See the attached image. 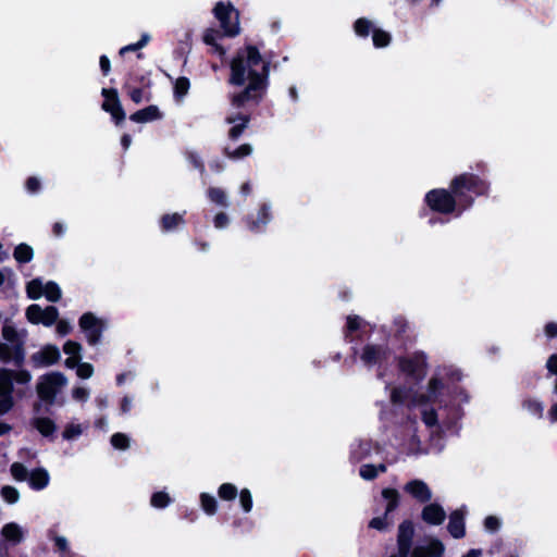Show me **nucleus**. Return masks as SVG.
I'll list each match as a JSON object with an SVG mask.
<instances>
[{
    "label": "nucleus",
    "mask_w": 557,
    "mask_h": 557,
    "mask_svg": "<svg viewBox=\"0 0 557 557\" xmlns=\"http://www.w3.org/2000/svg\"><path fill=\"white\" fill-rule=\"evenodd\" d=\"M270 67L271 61L263 60L255 45H245L236 51L230 62L227 83L244 88L231 97L233 107L240 109L249 102L260 104L270 84Z\"/></svg>",
    "instance_id": "f257e3e1"
},
{
    "label": "nucleus",
    "mask_w": 557,
    "mask_h": 557,
    "mask_svg": "<svg viewBox=\"0 0 557 557\" xmlns=\"http://www.w3.org/2000/svg\"><path fill=\"white\" fill-rule=\"evenodd\" d=\"M213 15L219 21L222 30L208 27L202 35V41L211 47V52L221 59L226 54V49L218 42L223 37L234 38L240 33L239 11L231 2L219 1L213 8Z\"/></svg>",
    "instance_id": "f03ea898"
},
{
    "label": "nucleus",
    "mask_w": 557,
    "mask_h": 557,
    "mask_svg": "<svg viewBox=\"0 0 557 557\" xmlns=\"http://www.w3.org/2000/svg\"><path fill=\"white\" fill-rule=\"evenodd\" d=\"M449 187L462 215L472 208L476 198L490 195L491 183L478 174L463 172L451 178Z\"/></svg>",
    "instance_id": "7ed1b4c3"
},
{
    "label": "nucleus",
    "mask_w": 557,
    "mask_h": 557,
    "mask_svg": "<svg viewBox=\"0 0 557 557\" xmlns=\"http://www.w3.org/2000/svg\"><path fill=\"white\" fill-rule=\"evenodd\" d=\"M426 208L433 213L440 215H454L460 218L457 201L455 200L451 189L448 188H433L429 190L423 198Z\"/></svg>",
    "instance_id": "20e7f679"
},
{
    "label": "nucleus",
    "mask_w": 557,
    "mask_h": 557,
    "mask_svg": "<svg viewBox=\"0 0 557 557\" xmlns=\"http://www.w3.org/2000/svg\"><path fill=\"white\" fill-rule=\"evenodd\" d=\"M396 361L398 371L405 375L409 383L418 385L425 379L428 360L423 351L418 350L409 356H399Z\"/></svg>",
    "instance_id": "39448f33"
},
{
    "label": "nucleus",
    "mask_w": 557,
    "mask_h": 557,
    "mask_svg": "<svg viewBox=\"0 0 557 557\" xmlns=\"http://www.w3.org/2000/svg\"><path fill=\"white\" fill-rule=\"evenodd\" d=\"M382 497L386 500L384 513L380 517L372 518L368 527L380 532L387 531L394 524L392 513L400 505V494L396 488L385 487L381 492Z\"/></svg>",
    "instance_id": "423d86ee"
},
{
    "label": "nucleus",
    "mask_w": 557,
    "mask_h": 557,
    "mask_svg": "<svg viewBox=\"0 0 557 557\" xmlns=\"http://www.w3.org/2000/svg\"><path fill=\"white\" fill-rule=\"evenodd\" d=\"M66 376L61 372H51L41 376L37 384L38 397L48 405H52L59 393L66 384Z\"/></svg>",
    "instance_id": "0eeeda50"
},
{
    "label": "nucleus",
    "mask_w": 557,
    "mask_h": 557,
    "mask_svg": "<svg viewBox=\"0 0 557 557\" xmlns=\"http://www.w3.org/2000/svg\"><path fill=\"white\" fill-rule=\"evenodd\" d=\"M78 325L90 346H96L100 343L102 333L107 327L106 322L90 311L81 315Z\"/></svg>",
    "instance_id": "6e6552de"
},
{
    "label": "nucleus",
    "mask_w": 557,
    "mask_h": 557,
    "mask_svg": "<svg viewBox=\"0 0 557 557\" xmlns=\"http://www.w3.org/2000/svg\"><path fill=\"white\" fill-rule=\"evenodd\" d=\"M101 96L103 97L101 109L111 115V120L116 126H121L126 119V113L120 101L117 89L102 88Z\"/></svg>",
    "instance_id": "1a4fd4ad"
},
{
    "label": "nucleus",
    "mask_w": 557,
    "mask_h": 557,
    "mask_svg": "<svg viewBox=\"0 0 557 557\" xmlns=\"http://www.w3.org/2000/svg\"><path fill=\"white\" fill-rule=\"evenodd\" d=\"M414 537V525L409 519L404 520L398 525L397 530V552L392 554L389 557H409L411 545Z\"/></svg>",
    "instance_id": "9d476101"
},
{
    "label": "nucleus",
    "mask_w": 557,
    "mask_h": 557,
    "mask_svg": "<svg viewBox=\"0 0 557 557\" xmlns=\"http://www.w3.org/2000/svg\"><path fill=\"white\" fill-rule=\"evenodd\" d=\"M26 319L32 324L52 326L59 319V310L54 306L42 309L39 305L33 304L26 309Z\"/></svg>",
    "instance_id": "9b49d317"
},
{
    "label": "nucleus",
    "mask_w": 557,
    "mask_h": 557,
    "mask_svg": "<svg viewBox=\"0 0 557 557\" xmlns=\"http://www.w3.org/2000/svg\"><path fill=\"white\" fill-rule=\"evenodd\" d=\"M391 356V349L387 344H366L362 347L360 359L368 368L386 362Z\"/></svg>",
    "instance_id": "f8f14e48"
},
{
    "label": "nucleus",
    "mask_w": 557,
    "mask_h": 557,
    "mask_svg": "<svg viewBox=\"0 0 557 557\" xmlns=\"http://www.w3.org/2000/svg\"><path fill=\"white\" fill-rule=\"evenodd\" d=\"M25 362V343H2V363L22 368Z\"/></svg>",
    "instance_id": "ddd939ff"
},
{
    "label": "nucleus",
    "mask_w": 557,
    "mask_h": 557,
    "mask_svg": "<svg viewBox=\"0 0 557 557\" xmlns=\"http://www.w3.org/2000/svg\"><path fill=\"white\" fill-rule=\"evenodd\" d=\"M272 214L270 206L265 202L261 203L257 216L247 215L245 218L248 230L252 233H260L264 231L267 224L271 221Z\"/></svg>",
    "instance_id": "4468645a"
},
{
    "label": "nucleus",
    "mask_w": 557,
    "mask_h": 557,
    "mask_svg": "<svg viewBox=\"0 0 557 557\" xmlns=\"http://www.w3.org/2000/svg\"><path fill=\"white\" fill-rule=\"evenodd\" d=\"M186 211L164 213L159 219V227L162 233H173L186 225L185 220Z\"/></svg>",
    "instance_id": "2eb2a0df"
},
{
    "label": "nucleus",
    "mask_w": 557,
    "mask_h": 557,
    "mask_svg": "<svg viewBox=\"0 0 557 557\" xmlns=\"http://www.w3.org/2000/svg\"><path fill=\"white\" fill-rule=\"evenodd\" d=\"M60 350L55 345H46L39 351L33 354L32 361L35 366L49 367L60 360Z\"/></svg>",
    "instance_id": "dca6fc26"
},
{
    "label": "nucleus",
    "mask_w": 557,
    "mask_h": 557,
    "mask_svg": "<svg viewBox=\"0 0 557 557\" xmlns=\"http://www.w3.org/2000/svg\"><path fill=\"white\" fill-rule=\"evenodd\" d=\"M404 491L421 504H426L432 498V492L428 484L418 479L407 482Z\"/></svg>",
    "instance_id": "f3484780"
},
{
    "label": "nucleus",
    "mask_w": 557,
    "mask_h": 557,
    "mask_svg": "<svg viewBox=\"0 0 557 557\" xmlns=\"http://www.w3.org/2000/svg\"><path fill=\"white\" fill-rule=\"evenodd\" d=\"M446 517V511L438 503L426 504L421 511V519L430 525H441Z\"/></svg>",
    "instance_id": "a211bd4d"
},
{
    "label": "nucleus",
    "mask_w": 557,
    "mask_h": 557,
    "mask_svg": "<svg viewBox=\"0 0 557 557\" xmlns=\"http://www.w3.org/2000/svg\"><path fill=\"white\" fill-rule=\"evenodd\" d=\"M251 120L250 114L236 113L234 115H230L226 117L227 124H233V126L228 131V138L231 140H237L245 129L248 127V124Z\"/></svg>",
    "instance_id": "6ab92c4d"
},
{
    "label": "nucleus",
    "mask_w": 557,
    "mask_h": 557,
    "mask_svg": "<svg viewBox=\"0 0 557 557\" xmlns=\"http://www.w3.org/2000/svg\"><path fill=\"white\" fill-rule=\"evenodd\" d=\"M447 531L454 539H462L466 535L465 512L460 509L454 510L449 516Z\"/></svg>",
    "instance_id": "aec40b11"
},
{
    "label": "nucleus",
    "mask_w": 557,
    "mask_h": 557,
    "mask_svg": "<svg viewBox=\"0 0 557 557\" xmlns=\"http://www.w3.org/2000/svg\"><path fill=\"white\" fill-rule=\"evenodd\" d=\"M32 425L34 429H36L44 437L48 438L49 441L53 442L55 436L54 433L57 432V424L55 422L48 418V417H36L32 420Z\"/></svg>",
    "instance_id": "412c9836"
},
{
    "label": "nucleus",
    "mask_w": 557,
    "mask_h": 557,
    "mask_svg": "<svg viewBox=\"0 0 557 557\" xmlns=\"http://www.w3.org/2000/svg\"><path fill=\"white\" fill-rule=\"evenodd\" d=\"M163 114L160 109L150 104L144 109H140L129 115V120L135 123H148L162 119Z\"/></svg>",
    "instance_id": "4be33fe9"
},
{
    "label": "nucleus",
    "mask_w": 557,
    "mask_h": 557,
    "mask_svg": "<svg viewBox=\"0 0 557 557\" xmlns=\"http://www.w3.org/2000/svg\"><path fill=\"white\" fill-rule=\"evenodd\" d=\"M443 389L444 383L442 379L432 376L429 381L426 393L420 396V403L430 404L438 401Z\"/></svg>",
    "instance_id": "5701e85b"
},
{
    "label": "nucleus",
    "mask_w": 557,
    "mask_h": 557,
    "mask_svg": "<svg viewBox=\"0 0 557 557\" xmlns=\"http://www.w3.org/2000/svg\"><path fill=\"white\" fill-rule=\"evenodd\" d=\"M4 372V383L5 385L13 388L14 383L20 385H26L29 383L32 375L29 371L17 368L16 370L4 369L2 368V373Z\"/></svg>",
    "instance_id": "b1692460"
},
{
    "label": "nucleus",
    "mask_w": 557,
    "mask_h": 557,
    "mask_svg": "<svg viewBox=\"0 0 557 557\" xmlns=\"http://www.w3.org/2000/svg\"><path fill=\"white\" fill-rule=\"evenodd\" d=\"M28 485L34 491L46 488L50 482L49 472L45 468H36L29 472Z\"/></svg>",
    "instance_id": "393cba45"
},
{
    "label": "nucleus",
    "mask_w": 557,
    "mask_h": 557,
    "mask_svg": "<svg viewBox=\"0 0 557 557\" xmlns=\"http://www.w3.org/2000/svg\"><path fill=\"white\" fill-rule=\"evenodd\" d=\"M23 539L24 532L17 523L10 522L2 527V543L7 542L11 545H17Z\"/></svg>",
    "instance_id": "a878e982"
},
{
    "label": "nucleus",
    "mask_w": 557,
    "mask_h": 557,
    "mask_svg": "<svg viewBox=\"0 0 557 557\" xmlns=\"http://www.w3.org/2000/svg\"><path fill=\"white\" fill-rule=\"evenodd\" d=\"M26 335L27 334L25 330H22L20 332L12 325H2V339H4L9 344L25 343Z\"/></svg>",
    "instance_id": "bb28decb"
},
{
    "label": "nucleus",
    "mask_w": 557,
    "mask_h": 557,
    "mask_svg": "<svg viewBox=\"0 0 557 557\" xmlns=\"http://www.w3.org/2000/svg\"><path fill=\"white\" fill-rule=\"evenodd\" d=\"M123 84H129V86H137L144 88L151 87V79L149 73L129 72Z\"/></svg>",
    "instance_id": "cd10ccee"
},
{
    "label": "nucleus",
    "mask_w": 557,
    "mask_h": 557,
    "mask_svg": "<svg viewBox=\"0 0 557 557\" xmlns=\"http://www.w3.org/2000/svg\"><path fill=\"white\" fill-rule=\"evenodd\" d=\"M13 257L17 263L25 264L33 260L34 250L29 245L21 243L14 248Z\"/></svg>",
    "instance_id": "c85d7f7f"
},
{
    "label": "nucleus",
    "mask_w": 557,
    "mask_h": 557,
    "mask_svg": "<svg viewBox=\"0 0 557 557\" xmlns=\"http://www.w3.org/2000/svg\"><path fill=\"white\" fill-rule=\"evenodd\" d=\"M199 500H200V507L206 515L214 516L216 513L218 500L213 495L202 492L199 495Z\"/></svg>",
    "instance_id": "c756f323"
},
{
    "label": "nucleus",
    "mask_w": 557,
    "mask_h": 557,
    "mask_svg": "<svg viewBox=\"0 0 557 557\" xmlns=\"http://www.w3.org/2000/svg\"><path fill=\"white\" fill-rule=\"evenodd\" d=\"M371 453H372V441L363 440V441H360L358 448L351 451L350 459L355 462H360L361 460L370 457Z\"/></svg>",
    "instance_id": "7c9ffc66"
},
{
    "label": "nucleus",
    "mask_w": 557,
    "mask_h": 557,
    "mask_svg": "<svg viewBox=\"0 0 557 557\" xmlns=\"http://www.w3.org/2000/svg\"><path fill=\"white\" fill-rule=\"evenodd\" d=\"M190 81L186 76H181L175 79L173 86V96L176 101L182 100L189 91Z\"/></svg>",
    "instance_id": "2f4dec72"
},
{
    "label": "nucleus",
    "mask_w": 557,
    "mask_h": 557,
    "mask_svg": "<svg viewBox=\"0 0 557 557\" xmlns=\"http://www.w3.org/2000/svg\"><path fill=\"white\" fill-rule=\"evenodd\" d=\"M209 200L218 206L227 208L230 206L225 191L220 187H209L207 190Z\"/></svg>",
    "instance_id": "473e14b6"
},
{
    "label": "nucleus",
    "mask_w": 557,
    "mask_h": 557,
    "mask_svg": "<svg viewBox=\"0 0 557 557\" xmlns=\"http://www.w3.org/2000/svg\"><path fill=\"white\" fill-rule=\"evenodd\" d=\"M373 24L370 20L367 17H359L354 23V30L357 36L367 38L370 33L373 34Z\"/></svg>",
    "instance_id": "72a5a7b5"
},
{
    "label": "nucleus",
    "mask_w": 557,
    "mask_h": 557,
    "mask_svg": "<svg viewBox=\"0 0 557 557\" xmlns=\"http://www.w3.org/2000/svg\"><path fill=\"white\" fill-rule=\"evenodd\" d=\"M252 152V147L249 144H243L236 149H230L228 147L224 148L223 153L232 160H239L245 157L250 156Z\"/></svg>",
    "instance_id": "f704fd0d"
},
{
    "label": "nucleus",
    "mask_w": 557,
    "mask_h": 557,
    "mask_svg": "<svg viewBox=\"0 0 557 557\" xmlns=\"http://www.w3.org/2000/svg\"><path fill=\"white\" fill-rule=\"evenodd\" d=\"M238 495V488L233 483H222L218 488V496L221 500L233 502Z\"/></svg>",
    "instance_id": "c9c22d12"
},
{
    "label": "nucleus",
    "mask_w": 557,
    "mask_h": 557,
    "mask_svg": "<svg viewBox=\"0 0 557 557\" xmlns=\"http://www.w3.org/2000/svg\"><path fill=\"white\" fill-rule=\"evenodd\" d=\"M410 388L406 386L394 387L391 392V401L394 405H404L410 397Z\"/></svg>",
    "instance_id": "e433bc0d"
},
{
    "label": "nucleus",
    "mask_w": 557,
    "mask_h": 557,
    "mask_svg": "<svg viewBox=\"0 0 557 557\" xmlns=\"http://www.w3.org/2000/svg\"><path fill=\"white\" fill-rule=\"evenodd\" d=\"M45 285L40 278H34L26 285L27 297L30 299H39L44 295Z\"/></svg>",
    "instance_id": "4c0bfd02"
},
{
    "label": "nucleus",
    "mask_w": 557,
    "mask_h": 557,
    "mask_svg": "<svg viewBox=\"0 0 557 557\" xmlns=\"http://www.w3.org/2000/svg\"><path fill=\"white\" fill-rule=\"evenodd\" d=\"M373 46L375 48H385L392 41V36L388 32L381 28H374L372 34Z\"/></svg>",
    "instance_id": "58836bf2"
},
{
    "label": "nucleus",
    "mask_w": 557,
    "mask_h": 557,
    "mask_svg": "<svg viewBox=\"0 0 557 557\" xmlns=\"http://www.w3.org/2000/svg\"><path fill=\"white\" fill-rule=\"evenodd\" d=\"M395 331L394 336L398 341H405L406 339V333L409 329L408 321L405 317L398 315L393 321Z\"/></svg>",
    "instance_id": "ea45409f"
},
{
    "label": "nucleus",
    "mask_w": 557,
    "mask_h": 557,
    "mask_svg": "<svg viewBox=\"0 0 557 557\" xmlns=\"http://www.w3.org/2000/svg\"><path fill=\"white\" fill-rule=\"evenodd\" d=\"M424 546L429 557H442L445 552L444 544L436 537H430Z\"/></svg>",
    "instance_id": "a19ab883"
},
{
    "label": "nucleus",
    "mask_w": 557,
    "mask_h": 557,
    "mask_svg": "<svg viewBox=\"0 0 557 557\" xmlns=\"http://www.w3.org/2000/svg\"><path fill=\"white\" fill-rule=\"evenodd\" d=\"M44 295H45V297L47 298L48 301L57 302V301H59L61 299L62 292H61V288L59 287V285L55 282L49 281L45 285Z\"/></svg>",
    "instance_id": "79ce46f5"
},
{
    "label": "nucleus",
    "mask_w": 557,
    "mask_h": 557,
    "mask_svg": "<svg viewBox=\"0 0 557 557\" xmlns=\"http://www.w3.org/2000/svg\"><path fill=\"white\" fill-rule=\"evenodd\" d=\"M146 88L144 87H137V86H129V84H123L122 90L129 97V99L136 103L139 104L144 100V90Z\"/></svg>",
    "instance_id": "37998d69"
},
{
    "label": "nucleus",
    "mask_w": 557,
    "mask_h": 557,
    "mask_svg": "<svg viewBox=\"0 0 557 557\" xmlns=\"http://www.w3.org/2000/svg\"><path fill=\"white\" fill-rule=\"evenodd\" d=\"M172 499L166 492L159 491L151 495L150 504L152 507L163 509L171 504Z\"/></svg>",
    "instance_id": "c03bdc74"
},
{
    "label": "nucleus",
    "mask_w": 557,
    "mask_h": 557,
    "mask_svg": "<svg viewBox=\"0 0 557 557\" xmlns=\"http://www.w3.org/2000/svg\"><path fill=\"white\" fill-rule=\"evenodd\" d=\"M522 407L536 418L543 417V404L534 398H527L522 401Z\"/></svg>",
    "instance_id": "a18cd8bd"
},
{
    "label": "nucleus",
    "mask_w": 557,
    "mask_h": 557,
    "mask_svg": "<svg viewBox=\"0 0 557 557\" xmlns=\"http://www.w3.org/2000/svg\"><path fill=\"white\" fill-rule=\"evenodd\" d=\"M10 471L13 479L17 482H24L28 480L29 471L22 462H13L11 465Z\"/></svg>",
    "instance_id": "49530a36"
},
{
    "label": "nucleus",
    "mask_w": 557,
    "mask_h": 557,
    "mask_svg": "<svg viewBox=\"0 0 557 557\" xmlns=\"http://www.w3.org/2000/svg\"><path fill=\"white\" fill-rule=\"evenodd\" d=\"M54 549L61 557H75V554L70 549L67 540L63 536L55 535L53 537Z\"/></svg>",
    "instance_id": "de8ad7c7"
},
{
    "label": "nucleus",
    "mask_w": 557,
    "mask_h": 557,
    "mask_svg": "<svg viewBox=\"0 0 557 557\" xmlns=\"http://www.w3.org/2000/svg\"><path fill=\"white\" fill-rule=\"evenodd\" d=\"M13 388L5 385L4 383V375L2 376V414L7 413L9 410H11L13 406V398H12Z\"/></svg>",
    "instance_id": "09e8293b"
},
{
    "label": "nucleus",
    "mask_w": 557,
    "mask_h": 557,
    "mask_svg": "<svg viewBox=\"0 0 557 557\" xmlns=\"http://www.w3.org/2000/svg\"><path fill=\"white\" fill-rule=\"evenodd\" d=\"M239 503L243 511L249 513L253 506L252 495L248 488H243L238 492Z\"/></svg>",
    "instance_id": "8fccbe9b"
},
{
    "label": "nucleus",
    "mask_w": 557,
    "mask_h": 557,
    "mask_svg": "<svg viewBox=\"0 0 557 557\" xmlns=\"http://www.w3.org/2000/svg\"><path fill=\"white\" fill-rule=\"evenodd\" d=\"M150 40V36L146 33H144L140 37V39L137 42L129 44L127 46H124L120 49L119 53L121 55H124L126 52H133L138 51L143 49Z\"/></svg>",
    "instance_id": "3c124183"
},
{
    "label": "nucleus",
    "mask_w": 557,
    "mask_h": 557,
    "mask_svg": "<svg viewBox=\"0 0 557 557\" xmlns=\"http://www.w3.org/2000/svg\"><path fill=\"white\" fill-rule=\"evenodd\" d=\"M362 319L359 315H348L345 326V337L348 338L352 333L360 330Z\"/></svg>",
    "instance_id": "603ef678"
},
{
    "label": "nucleus",
    "mask_w": 557,
    "mask_h": 557,
    "mask_svg": "<svg viewBox=\"0 0 557 557\" xmlns=\"http://www.w3.org/2000/svg\"><path fill=\"white\" fill-rule=\"evenodd\" d=\"M110 442L114 448L120 449V450H125L129 447V438L124 433H120V432L114 433L111 436Z\"/></svg>",
    "instance_id": "864d4df0"
},
{
    "label": "nucleus",
    "mask_w": 557,
    "mask_h": 557,
    "mask_svg": "<svg viewBox=\"0 0 557 557\" xmlns=\"http://www.w3.org/2000/svg\"><path fill=\"white\" fill-rule=\"evenodd\" d=\"M2 499L10 505L15 504L20 499V493L14 486L3 485L2 486Z\"/></svg>",
    "instance_id": "5fc2aeb1"
},
{
    "label": "nucleus",
    "mask_w": 557,
    "mask_h": 557,
    "mask_svg": "<svg viewBox=\"0 0 557 557\" xmlns=\"http://www.w3.org/2000/svg\"><path fill=\"white\" fill-rule=\"evenodd\" d=\"M359 474L363 480L373 481L377 478L375 465L366 463L359 469Z\"/></svg>",
    "instance_id": "6e6d98bb"
},
{
    "label": "nucleus",
    "mask_w": 557,
    "mask_h": 557,
    "mask_svg": "<svg viewBox=\"0 0 557 557\" xmlns=\"http://www.w3.org/2000/svg\"><path fill=\"white\" fill-rule=\"evenodd\" d=\"M63 351H64V354L69 355L70 357H74V356L82 357L81 356L82 345L78 342L70 339L64 343Z\"/></svg>",
    "instance_id": "4d7b16f0"
},
{
    "label": "nucleus",
    "mask_w": 557,
    "mask_h": 557,
    "mask_svg": "<svg viewBox=\"0 0 557 557\" xmlns=\"http://www.w3.org/2000/svg\"><path fill=\"white\" fill-rule=\"evenodd\" d=\"M76 374L79 379L87 380L94 374V366L88 362H79L76 368Z\"/></svg>",
    "instance_id": "13d9d810"
},
{
    "label": "nucleus",
    "mask_w": 557,
    "mask_h": 557,
    "mask_svg": "<svg viewBox=\"0 0 557 557\" xmlns=\"http://www.w3.org/2000/svg\"><path fill=\"white\" fill-rule=\"evenodd\" d=\"M82 434V428L78 424H67L62 432V436L66 441H71Z\"/></svg>",
    "instance_id": "bf43d9fd"
},
{
    "label": "nucleus",
    "mask_w": 557,
    "mask_h": 557,
    "mask_svg": "<svg viewBox=\"0 0 557 557\" xmlns=\"http://www.w3.org/2000/svg\"><path fill=\"white\" fill-rule=\"evenodd\" d=\"M422 421L429 428L437 425V413L434 409L424 410L422 412Z\"/></svg>",
    "instance_id": "052dcab7"
},
{
    "label": "nucleus",
    "mask_w": 557,
    "mask_h": 557,
    "mask_svg": "<svg viewBox=\"0 0 557 557\" xmlns=\"http://www.w3.org/2000/svg\"><path fill=\"white\" fill-rule=\"evenodd\" d=\"M484 528L490 532H497L500 528V520L496 516H487L484 519Z\"/></svg>",
    "instance_id": "680f3d73"
},
{
    "label": "nucleus",
    "mask_w": 557,
    "mask_h": 557,
    "mask_svg": "<svg viewBox=\"0 0 557 557\" xmlns=\"http://www.w3.org/2000/svg\"><path fill=\"white\" fill-rule=\"evenodd\" d=\"M25 187L28 193L36 194L41 188V183L36 176H29L25 182Z\"/></svg>",
    "instance_id": "e2e57ef3"
},
{
    "label": "nucleus",
    "mask_w": 557,
    "mask_h": 557,
    "mask_svg": "<svg viewBox=\"0 0 557 557\" xmlns=\"http://www.w3.org/2000/svg\"><path fill=\"white\" fill-rule=\"evenodd\" d=\"M230 218L225 212H219L213 218V225L215 228H224L228 225Z\"/></svg>",
    "instance_id": "0e129e2a"
},
{
    "label": "nucleus",
    "mask_w": 557,
    "mask_h": 557,
    "mask_svg": "<svg viewBox=\"0 0 557 557\" xmlns=\"http://www.w3.org/2000/svg\"><path fill=\"white\" fill-rule=\"evenodd\" d=\"M54 324H57V333L61 336H65L72 331V325L66 320H57Z\"/></svg>",
    "instance_id": "69168bd1"
},
{
    "label": "nucleus",
    "mask_w": 557,
    "mask_h": 557,
    "mask_svg": "<svg viewBox=\"0 0 557 557\" xmlns=\"http://www.w3.org/2000/svg\"><path fill=\"white\" fill-rule=\"evenodd\" d=\"M548 374L557 375V354H553L548 357L545 364Z\"/></svg>",
    "instance_id": "338daca9"
},
{
    "label": "nucleus",
    "mask_w": 557,
    "mask_h": 557,
    "mask_svg": "<svg viewBox=\"0 0 557 557\" xmlns=\"http://www.w3.org/2000/svg\"><path fill=\"white\" fill-rule=\"evenodd\" d=\"M544 333L548 339L557 337V322L550 321L544 325Z\"/></svg>",
    "instance_id": "774afa93"
}]
</instances>
